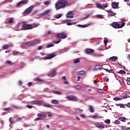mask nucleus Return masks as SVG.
Returning <instances> with one entry per match:
<instances>
[{"mask_svg": "<svg viewBox=\"0 0 130 130\" xmlns=\"http://www.w3.org/2000/svg\"><path fill=\"white\" fill-rule=\"evenodd\" d=\"M37 120H43V119L41 118L40 117H38V118H36V119H35L34 121H37Z\"/></svg>", "mask_w": 130, "mask_h": 130, "instance_id": "37998d69", "label": "nucleus"}, {"mask_svg": "<svg viewBox=\"0 0 130 130\" xmlns=\"http://www.w3.org/2000/svg\"><path fill=\"white\" fill-rule=\"evenodd\" d=\"M111 5L113 9H117L118 8V4L116 2H113Z\"/></svg>", "mask_w": 130, "mask_h": 130, "instance_id": "4468645a", "label": "nucleus"}, {"mask_svg": "<svg viewBox=\"0 0 130 130\" xmlns=\"http://www.w3.org/2000/svg\"><path fill=\"white\" fill-rule=\"evenodd\" d=\"M66 17L67 18H74V13L73 12H68Z\"/></svg>", "mask_w": 130, "mask_h": 130, "instance_id": "ddd939ff", "label": "nucleus"}, {"mask_svg": "<svg viewBox=\"0 0 130 130\" xmlns=\"http://www.w3.org/2000/svg\"><path fill=\"white\" fill-rule=\"evenodd\" d=\"M21 3V4H28V0H22Z\"/></svg>", "mask_w": 130, "mask_h": 130, "instance_id": "a19ab883", "label": "nucleus"}, {"mask_svg": "<svg viewBox=\"0 0 130 130\" xmlns=\"http://www.w3.org/2000/svg\"><path fill=\"white\" fill-rule=\"evenodd\" d=\"M90 15L91 14L90 13H89L88 15H87L85 16L84 19H87V18H89V17H90Z\"/></svg>", "mask_w": 130, "mask_h": 130, "instance_id": "13d9d810", "label": "nucleus"}, {"mask_svg": "<svg viewBox=\"0 0 130 130\" xmlns=\"http://www.w3.org/2000/svg\"><path fill=\"white\" fill-rule=\"evenodd\" d=\"M32 104L35 105V104H39V105H41L42 104V102L41 101H32L31 102Z\"/></svg>", "mask_w": 130, "mask_h": 130, "instance_id": "f3484780", "label": "nucleus"}, {"mask_svg": "<svg viewBox=\"0 0 130 130\" xmlns=\"http://www.w3.org/2000/svg\"><path fill=\"white\" fill-rule=\"evenodd\" d=\"M33 8H34L33 6H32L28 7L27 9H26L24 11V15H27L28 14H30L31 13V12L32 11V9H33Z\"/></svg>", "mask_w": 130, "mask_h": 130, "instance_id": "0eeeda50", "label": "nucleus"}, {"mask_svg": "<svg viewBox=\"0 0 130 130\" xmlns=\"http://www.w3.org/2000/svg\"><path fill=\"white\" fill-rule=\"evenodd\" d=\"M13 22H14V20H13V19H10L8 21L9 23H13Z\"/></svg>", "mask_w": 130, "mask_h": 130, "instance_id": "69168bd1", "label": "nucleus"}, {"mask_svg": "<svg viewBox=\"0 0 130 130\" xmlns=\"http://www.w3.org/2000/svg\"><path fill=\"white\" fill-rule=\"evenodd\" d=\"M95 126L96 127H98L99 128H104L105 127L104 125L99 124H95Z\"/></svg>", "mask_w": 130, "mask_h": 130, "instance_id": "6ab92c4d", "label": "nucleus"}, {"mask_svg": "<svg viewBox=\"0 0 130 130\" xmlns=\"http://www.w3.org/2000/svg\"><path fill=\"white\" fill-rule=\"evenodd\" d=\"M125 24L124 23H122L121 25L119 24L118 22H113L111 23V26L115 28V29H119L120 28H122L124 27Z\"/></svg>", "mask_w": 130, "mask_h": 130, "instance_id": "f03ea898", "label": "nucleus"}, {"mask_svg": "<svg viewBox=\"0 0 130 130\" xmlns=\"http://www.w3.org/2000/svg\"><path fill=\"white\" fill-rule=\"evenodd\" d=\"M44 107H46L47 108H52V106L47 104L44 105Z\"/></svg>", "mask_w": 130, "mask_h": 130, "instance_id": "bb28decb", "label": "nucleus"}, {"mask_svg": "<svg viewBox=\"0 0 130 130\" xmlns=\"http://www.w3.org/2000/svg\"><path fill=\"white\" fill-rule=\"evenodd\" d=\"M79 62H80V59H76V60H74V63H79Z\"/></svg>", "mask_w": 130, "mask_h": 130, "instance_id": "79ce46f5", "label": "nucleus"}, {"mask_svg": "<svg viewBox=\"0 0 130 130\" xmlns=\"http://www.w3.org/2000/svg\"><path fill=\"white\" fill-rule=\"evenodd\" d=\"M67 99H68V100H72L73 101H77L78 100V98H77L76 96H67Z\"/></svg>", "mask_w": 130, "mask_h": 130, "instance_id": "1a4fd4ad", "label": "nucleus"}, {"mask_svg": "<svg viewBox=\"0 0 130 130\" xmlns=\"http://www.w3.org/2000/svg\"><path fill=\"white\" fill-rule=\"evenodd\" d=\"M54 46V45L53 44H51L48 45L47 46H46V48H50V47H53Z\"/></svg>", "mask_w": 130, "mask_h": 130, "instance_id": "e433bc0d", "label": "nucleus"}, {"mask_svg": "<svg viewBox=\"0 0 130 130\" xmlns=\"http://www.w3.org/2000/svg\"><path fill=\"white\" fill-rule=\"evenodd\" d=\"M51 103H52V104H58V101L57 100H53L51 101Z\"/></svg>", "mask_w": 130, "mask_h": 130, "instance_id": "5701e85b", "label": "nucleus"}, {"mask_svg": "<svg viewBox=\"0 0 130 130\" xmlns=\"http://www.w3.org/2000/svg\"><path fill=\"white\" fill-rule=\"evenodd\" d=\"M114 100H115V101H118L119 100H122V99L118 97H116L114 98Z\"/></svg>", "mask_w": 130, "mask_h": 130, "instance_id": "58836bf2", "label": "nucleus"}, {"mask_svg": "<svg viewBox=\"0 0 130 130\" xmlns=\"http://www.w3.org/2000/svg\"><path fill=\"white\" fill-rule=\"evenodd\" d=\"M118 120H120V121H122V122H125L127 120H128V119L125 117H120L118 118Z\"/></svg>", "mask_w": 130, "mask_h": 130, "instance_id": "dca6fc26", "label": "nucleus"}, {"mask_svg": "<svg viewBox=\"0 0 130 130\" xmlns=\"http://www.w3.org/2000/svg\"><path fill=\"white\" fill-rule=\"evenodd\" d=\"M44 4H45V6H47V5H50V1H47L45 3H44Z\"/></svg>", "mask_w": 130, "mask_h": 130, "instance_id": "3c124183", "label": "nucleus"}, {"mask_svg": "<svg viewBox=\"0 0 130 130\" xmlns=\"http://www.w3.org/2000/svg\"><path fill=\"white\" fill-rule=\"evenodd\" d=\"M61 16H62V15L58 14L55 16V18H56V19H59V18H60L61 17Z\"/></svg>", "mask_w": 130, "mask_h": 130, "instance_id": "de8ad7c7", "label": "nucleus"}, {"mask_svg": "<svg viewBox=\"0 0 130 130\" xmlns=\"http://www.w3.org/2000/svg\"><path fill=\"white\" fill-rule=\"evenodd\" d=\"M126 129V127L124 126H121V130H125Z\"/></svg>", "mask_w": 130, "mask_h": 130, "instance_id": "6e6d98bb", "label": "nucleus"}, {"mask_svg": "<svg viewBox=\"0 0 130 130\" xmlns=\"http://www.w3.org/2000/svg\"><path fill=\"white\" fill-rule=\"evenodd\" d=\"M105 80L106 82H109V78H108V76L105 77Z\"/></svg>", "mask_w": 130, "mask_h": 130, "instance_id": "603ef678", "label": "nucleus"}, {"mask_svg": "<svg viewBox=\"0 0 130 130\" xmlns=\"http://www.w3.org/2000/svg\"><path fill=\"white\" fill-rule=\"evenodd\" d=\"M56 76V71L55 70L52 72L51 74H48V77H50L51 78H52V77H55Z\"/></svg>", "mask_w": 130, "mask_h": 130, "instance_id": "2eb2a0df", "label": "nucleus"}, {"mask_svg": "<svg viewBox=\"0 0 130 130\" xmlns=\"http://www.w3.org/2000/svg\"><path fill=\"white\" fill-rule=\"evenodd\" d=\"M115 124H119L120 123V121L118 120H116L114 122Z\"/></svg>", "mask_w": 130, "mask_h": 130, "instance_id": "a18cd8bd", "label": "nucleus"}, {"mask_svg": "<svg viewBox=\"0 0 130 130\" xmlns=\"http://www.w3.org/2000/svg\"><path fill=\"white\" fill-rule=\"evenodd\" d=\"M126 106L127 107H128V108H130V103H128L126 104Z\"/></svg>", "mask_w": 130, "mask_h": 130, "instance_id": "338daca9", "label": "nucleus"}, {"mask_svg": "<svg viewBox=\"0 0 130 130\" xmlns=\"http://www.w3.org/2000/svg\"><path fill=\"white\" fill-rule=\"evenodd\" d=\"M22 29L24 30H31L33 29V25L31 24H24L22 25Z\"/></svg>", "mask_w": 130, "mask_h": 130, "instance_id": "20e7f679", "label": "nucleus"}, {"mask_svg": "<svg viewBox=\"0 0 130 130\" xmlns=\"http://www.w3.org/2000/svg\"><path fill=\"white\" fill-rule=\"evenodd\" d=\"M27 107L28 108V109H32L33 108V106H30L29 105H27Z\"/></svg>", "mask_w": 130, "mask_h": 130, "instance_id": "864d4df0", "label": "nucleus"}, {"mask_svg": "<svg viewBox=\"0 0 130 130\" xmlns=\"http://www.w3.org/2000/svg\"><path fill=\"white\" fill-rule=\"evenodd\" d=\"M97 91L99 93H104V90L102 89L97 88Z\"/></svg>", "mask_w": 130, "mask_h": 130, "instance_id": "7c9ffc66", "label": "nucleus"}, {"mask_svg": "<svg viewBox=\"0 0 130 130\" xmlns=\"http://www.w3.org/2000/svg\"><path fill=\"white\" fill-rule=\"evenodd\" d=\"M36 80L38 82H41V83H42V84H43V83H44V82H45L44 80L41 79L39 78H36Z\"/></svg>", "mask_w": 130, "mask_h": 130, "instance_id": "393cba45", "label": "nucleus"}, {"mask_svg": "<svg viewBox=\"0 0 130 130\" xmlns=\"http://www.w3.org/2000/svg\"><path fill=\"white\" fill-rule=\"evenodd\" d=\"M38 50H41V49H42V48H43V46H38Z\"/></svg>", "mask_w": 130, "mask_h": 130, "instance_id": "052dcab7", "label": "nucleus"}, {"mask_svg": "<svg viewBox=\"0 0 130 130\" xmlns=\"http://www.w3.org/2000/svg\"><path fill=\"white\" fill-rule=\"evenodd\" d=\"M56 38H60L61 39H66L68 37V35L64 32H60L55 34Z\"/></svg>", "mask_w": 130, "mask_h": 130, "instance_id": "7ed1b4c3", "label": "nucleus"}, {"mask_svg": "<svg viewBox=\"0 0 130 130\" xmlns=\"http://www.w3.org/2000/svg\"><path fill=\"white\" fill-rule=\"evenodd\" d=\"M9 47V46H8V45H5L3 47V49H8Z\"/></svg>", "mask_w": 130, "mask_h": 130, "instance_id": "49530a36", "label": "nucleus"}, {"mask_svg": "<svg viewBox=\"0 0 130 130\" xmlns=\"http://www.w3.org/2000/svg\"><path fill=\"white\" fill-rule=\"evenodd\" d=\"M13 109L12 108H4V111H12Z\"/></svg>", "mask_w": 130, "mask_h": 130, "instance_id": "cd10ccee", "label": "nucleus"}, {"mask_svg": "<svg viewBox=\"0 0 130 130\" xmlns=\"http://www.w3.org/2000/svg\"><path fill=\"white\" fill-rule=\"evenodd\" d=\"M52 93H53V94H57L58 95L61 94V92H60L59 91H57V90H53L52 91Z\"/></svg>", "mask_w": 130, "mask_h": 130, "instance_id": "b1692460", "label": "nucleus"}, {"mask_svg": "<svg viewBox=\"0 0 130 130\" xmlns=\"http://www.w3.org/2000/svg\"><path fill=\"white\" fill-rule=\"evenodd\" d=\"M103 7L104 8H106L107 7H108V5L107 4H104Z\"/></svg>", "mask_w": 130, "mask_h": 130, "instance_id": "774afa93", "label": "nucleus"}, {"mask_svg": "<svg viewBox=\"0 0 130 130\" xmlns=\"http://www.w3.org/2000/svg\"><path fill=\"white\" fill-rule=\"evenodd\" d=\"M55 57V55H53L52 54H50L48 55L47 57L44 58V59L46 60V59H50L51 58H53V57Z\"/></svg>", "mask_w": 130, "mask_h": 130, "instance_id": "f8f14e48", "label": "nucleus"}, {"mask_svg": "<svg viewBox=\"0 0 130 130\" xmlns=\"http://www.w3.org/2000/svg\"><path fill=\"white\" fill-rule=\"evenodd\" d=\"M90 24L88 25H81V24H78L77 26L78 27H82V28H86L87 27H88V26H89Z\"/></svg>", "mask_w": 130, "mask_h": 130, "instance_id": "a878e982", "label": "nucleus"}, {"mask_svg": "<svg viewBox=\"0 0 130 130\" xmlns=\"http://www.w3.org/2000/svg\"><path fill=\"white\" fill-rule=\"evenodd\" d=\"M102 66L99 64V65H96L95 66V70H102Z\"/></svg>", "mask_w": 130, "mask_h": 130, "instance_id": "aec40b11", "label": "nucleus"}, {"mask_svg": "<svg viewBox=\"0 0 130 130\" xmlns=\"http://www.w3.org/2000/svg\"><path fill=\"white\" fill-rule=\"evenodd\" d=\"M104 70L107 72V73H109L110 74H114V71L113 70H108L107 69L104 68Z\"/></svg>", "mask_w": 130, "mask_h": 130, "instance_id": "a211bd4d", "label": "nucleus"}, {"mask_svg": "<svg viewBox=\"0 0 130 130\" xmlns=\"http://www.w3.org/2000/svg\"><path fill=\"white\" fill-rule=\"evenodd\" d=\"M77 111V112H79V113H82V112H83V110L78 109Z\"/></svg>", "mask_w": 130, "mask_h": 130, "instance_id": "680f3d73", "label": "nucleus"}, {"mask_svg": "<svg viewBox=\"0 0 130 130\" xmlns=\"http://www.w3.org/2000/svg\"><path fill=\"white\" fill-rule=\"evenodd\" d=\"M75 88L77 90H82V87L80 85H77L75 86Z\"/></svg>", "mask_w": 130, "mask_h": 130, "instance_id": "c9c22d12", "label": "nucleus"}, {"mask_svg": "<svg viewBox=\"0 0 130 130\" xmlns=\"http://www.w3.org/2000/svg\"><path fill=\"white\" fill-rule=\"evenodd\" d=\"M117 106H119L120 107V108H124V107L125 106V105L123 104H118L117 105Z\"/></svg>", "mask_w": 130, "mask_h": 130, "instance_id": "c756f323", "label": "nucleus"}, {"mask_svg": "<svg viewBox=\"0 0 130 130\" xmlns=\"http://www.w3.org/2000/svg\"><path fill=\"white\" fill-rule=\"evenodd\" d=\"M52 11V10L51 9H47L46 10H45L43 13H41L40 15L41 16H42V17H43L44 16H46V15H48V14H50Z\"/></svg>", "mask_w": 130, "mask_h": 130, "instance_id": "39448f33", "label": "nucleus"}, {"mask_svg": "<svg viewBox=\"0 0 130 130\" xmlns=\"http://www.w3.org/2000/svg\"><path fill=\"white\" fill-rule=\"evenodd\" d=\"M9 122H10V123H14V119L13 117H10L9 118Z\"/></svg>", "mask_w": 130, "mask_h": 130, "instance_id": "f704fd0d", "label": "nucleus"}, {"mask_svg": "<svg viewBox=\"0 0 130 130\" xmlns=\"http://www.w3.org/2000/svg\"><path fill=\"white\" fill-rule=\"evenodd\" d=\"M25 44L27 47H30V46H34L36 45V41H33L31 42H27L25 43Z\"/></svg>", "mask_w": 130, "mask_h": 130, "instance_id": "423d86ee", "label": "nucleus"}, {"mask_svg": "<svg viewBox=\"0 0 130 130\" xmlns=\"http://www.w3.org/2000/svg\"><path fill=\"white\" fill-rule=\"evenodd\" d=\"M22 119H23L22 117L19 118L17 119V121H21V120H22Z\"/></svg>", "mask_w": 130, "mask_h": 130, "instance_id": "0e129e2a", "label": "nucleus"}, {"mask_svg": "<svg viewBox=\"0 0 130 130\" xmlns=\"http://www.w3.org/2000/svg\"><path fill=\"white\" fill-rule=\"evenodd\" d=\"M107 12L110 16H115V15H116V13H114L113 11L111 10H107Z\"/></svg>", "mask_w": 130, "mask_h": 130, "instance_id": "9b49d317", "label": "nucleus"}, {"mask_svg": "<svg viewBox=\"0 0 130 130\" xmlns=\"http://www.w3.org/2000/svg\"><path fill=\"white\" fill-rule=\"evenodd\" d=\"M12 54L13 55H17V54H19V52L15 51L12 53Z\"/></svg>", "mask_w": 130, "mask_h": 130, "instance_id": "c03bdc74", "label": "nucleus"}, {"mask_svg": "<svg viewBox=\"0 0 130 130\" xmlns=\"http://www.w3.org/2000/svg\"><path fill=\"white\" fill-rule=\"evenodd\" d=\"M94 50L92 49H86L85 50V53L86 54H92V53H94Z\"/></svg>", "mask_w": 130, "mask_h": 130, "instance_id": "6e6552de", "label": "nucleus"}, {"mask_svg": "<svg viewBox=\"0 0 130 130\" xmlns=\"http://www.w3.org/2000/svg\"><path fill=\"white\" fill-rule=\"evenodd\" d=\"M118 74H120L121 75H125V71L123 70H120L119 72H118Z\"/></svg>", "mask_w": 130, "mask_h": 130, "instance_id": "2f4dec72", "label": "nucleus"}, {"mask_svg": "<svg viewBox=\"0 0 130 130\" xmlns=\"http://www.w3.org/2000/svg\"><path fill=\"white\" fill-rule=\"evenodd\" d=\"M96 17H98V18H99V19H103L104 18V17H103V15H97Z\"/></svg>", "mask_w": 130, "mask_h": 130, "instance_id": "ea45409f", "label": "nucleus"}, {"mask_svg": "<svg viewBox=\"0 0 130 130\" xmlns=\"http://www.w3.org/2000/svg\"><path fill=\"white\" fill-rule=\"evenodd\" d=\"M37 116L39 117L40 118H42L43 120V118H46V115L45 114L39 113L37 114Z\"/></svg>", "mask_w": 130, "mask_h": 130, "instance_id": "9d476101", "label": "nucleus"}, {"mask_svg": "<svg viewBox=\"0 0 130 130\" xmlns=\"http://www.w3.org/2000/svg\"><path fill=\"white\" fill-rule=\"evenodd\" d=\"M67 25L68 26H72V25H74V23L73 22H67Z\"/></svg>", "mask_w": 130, "mask_h": 130, "instance_id": "8fccbe9b", "label": "nucleus"}, {"mask_svg": "<svg viewBox=\"0 0 130 130\" xmlns=\"http://www.w3.org/2000/svg\"><path fill=\"white\" fill-rule=\"evenodd\" d=\"M89 111L93 113V112H94V108L93 107H90L89 108Z\"/></svg>", "mask_w": 130, "mask_h": 130, "instance_id": "4c0bfd02", "label": "nucleus"}, {"mask_svg": "<svg viewBox=\"0 0 130 130\" xmlns=\"http://www.w3.org/2000/svg\"><path fill=\"white\" fill-rule=\"evenodd\" d=\"M68 23V20H62L61 22V24H67Z\"/></svg>", "mask_w": 130, "mask_h": 130, "instance_id": "09e8293b", "label": "nucleus"}, {"mask_svg": "<svg viewBox=\"0 0 130 130\" xmlns=\"http://www.w3.org/2000/svg\"><path fill=\"white\" fill-rule=\"evenodd\" d=\"M60 41H61V39H59L58 41H54L53 43L54 44H58V43H59V42H60Z\"/></svg>", "mask_w": 130, "mask_h": 130, "instance_id": "72a5a7b5", "label": "nucleus"}, {"mask_svg": "<svg viewBox=\"0 0 130 130\" xmlns=\"http://www.w3.org/2000/svg\"><path fill=\"white\" fill-rule=\"evenodd\" d=\"M22 5V3L21 2H19L18 3L16 4V6L17 7H20Z\"/></svg>", "mask_w": 130, "mask_h": 130, "instance_id": "4d7b16f0", "label": "nucleus"}, {"mask_svg": "<svg viewBox=\"0 0 130 130\" xmlns=\"http://www.w3.org/2000/svg\"><path fill=\"white\" fill-rule=\"evenodd\" d=\"M6 63H7V64H8V66H13V64H14V63H13V62H12L10 60L7 61Z\"/></svg>", "mask_w": 130, "mask_h": 130, "instance_id": "c85d7f7f", "label": "nucleus"}, {"mask_svg": "<svg viewBox=\"0 0 130 130\" xmlns=\"http://www.w3.org/2000/svg\"><path fill=\"white\" fill-rule=\"evenodd\" d=\"M110 60H111V61H116L117 60V57L116 56H113L111 58H110Z\"/></svg>", "mask_w": 130, "mask_h": 130, "instance_id": "412c9836", "label": "nucleus"}, {"mask_svg": "<svg viewBox=\"0 0 130 130\" xmlns=\"http://www.w3.org/2000/svg\"><path fill=\"white\" fill-rule=\"evenodd\" d=\"M79 75H86V72L84 70H82L79 72Z\"/></svg>", "mask_w": 130, "mask_h": 130, "instance_id": "473e14b6", "label": "nucleus"}, {"mask_svg": "<svg viewBox=\"0 0 130 130\" xmlns=\"http://www.w3.org/2000/svg\"><path fill=\"white\" fill-rule=\"evenodd\" d=\"M66 6H68V2L66 0H59L56 3L55 7V9H57V10H59V9L64 8V7H66Z\"/></svg>", "mask_w": 130, "mask_h": 130, "instance_id": "f257e3e1", "label": "nucleus"}, {"mask_svg": "<svg viewBox=\"0 0 130 130\" xmlns=\"http://www.w3.org/2000/svg\"><path fill=\"white\" fill-rule=\"evenodd\" d=\"M104 43L105 44V46H106V45H107V43H108V41H107V40H104Z\"/></svg>", "mask_w": 130, "mask_h": 130, "instance_id": "5fc2aeb1", "label": "nucleus"}, {"mask_svg": "<svg viewBox=\"0 0 130 130\" xmlns=\"http://www.w3.org/2000/svg\"><path fill=\"white\" fill-rule=\"evenodd\" d=\"M62 80H64V81H67V77L66 76H62L61 77Z\"/></svg>", "mask_w": 130, "mask_h": 130, "instance_id": "e2e57ef3", "label": "nucleus"}, {"mask_svg": "<svg viewBox=\"0 0 130 130\" xmlns=\"http://www.w3.org/2000/svg\"><path fill=\"white\" fill-rule=\"evenodd\" d=\"M96 8H98V9H102V10H104L103 6H102V5H101L100 4H98V3L96 4Z\"/></svg>", "mask_w": 130, "mask_h": 130, "instance_id": "4be33fe9", "label": "nucleus"}, {"mask_svg": "<svg viewBox=\"0 0 130 130\" xmlns=\"http://www.w3.org/2000/svg\"><path fill=\"white\" fill-rule=\"evenodd\" d=\"M105 123H110V119H107V120L105 121Z\"/></svg>", "mask_w": 130, "mask_h": 130, "instance_id": "bf43d9fd", "label": "nucleus"}]
</instances>
